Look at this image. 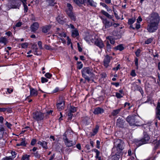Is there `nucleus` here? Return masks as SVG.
<instances>
[{
    "instance_id": "nucleus-1",
    "label": "nucleus",
    "mask_w": 160,
    "mask_h": 160,
    "mask_svg": "<svg viewBox=\"0 0 160 160\" xmlns=\"http://www.w3.org/2000/svg\"><path fill=\"white\" fill-rule=\"evenodd\" d=\"M147 19L148 24L147 30L150 32H155L158 28L160 21V17L158 14L156 12L152 13Z\"/></svg>"
},
{
    "instance_id": "nucleus-2",
    "label": "nucleus",
    "mask_w": 160,
    "mask_h": 160,
    "mask_svg": "<svg viewBox=\"0 0 160 160\" xmlns=\"http://www.w3.org/2000/svg\"><path fill=\"white\" fill-rule=\"evenodd\" d=\"M114 146L112 152H116V153H120L124 149L125 144L124 142L120 139H115L113 142Z\"/></svg>"
},
{
    "instance_id": "nucleus-3",
    "label": "nucleus",
    "mask_w": 160,
    "mask_h": 160,
    "mask_svg": "<svg viewBox=\"0 0 160 160\" xmlns=\"http://www.w3.org/2000/svg\"><path fill=\"white\" fill-rule=\"evenodd\" d=\"M21 0H12L9 1L7 7V10H9L10 9H19L21 5Z\"/></svg>"
},
{
    "instance_id": "nucleus-4",
    "label": "nucleus",
    "mask_w": 160,
    "mask_h": 160,
    "mask_svg": "<svg viewBox=\"0 0 160 160\" xmlns=\"http://www.w3.org/2000/svg\"><path fill=\"white\" fill-rule=\"evenodd\" d=\"M72 133L71 131L68 129L63 134V140L66 145L68 147H71L75 145V142H73L72 141L69 140L67 138V136H68L69 134H71Z\"/></svg>"
},
{
    "instance_id": "nucleus-5",
    "label": "nucleus",
    "mask_w": 160,
    "mask_h": 160,
    "mask_svg": "<svg viewBox=\"0 0 160 160\" xmlns=\"http://www.w3.org/2000/svg\"><path fill=\"white\" fill-rule=\"evenodd\" d=\"M126 120L131 126H140V125L138 124L139 121L137 120L136 116L135 115H129L127 118Z\"/></svg>"
},
{
    "instance_id": "nucleus-6",
    "label": "nucleus",
    "mask_w": 160,
    "mask_h": 160,
    "mask_svg": "<svg viewBox=\"0 0 160 160\" xmlns=\"http://www.w3.org/2000/svg\"><path fill=\"white\" fill-rule=\"evenodd\" d=\"M143 135L144 136L143 138L141 140L136 142V145L138 147L142 144L147 143L150 139L149 136L147 132L144 131L143 132Z\"/></svg>"
},
{
    "instance_id": "nucleus-7",
    "label": "nucleus",
    "mask_w": 160,
    "mask_h": 160,
    "mask_svg": "<svg viewBox=\"0 0 160 160\" xmlns=\"http://www.w3.org/2000/svg\"><path fill=\"white\" fill-rule=\"evenodd\" d=\"M92 68L88 67L84 68L82 70V75L85 79L88 80H90L88 77L86 75L87 74L89 75H92Z\"/></svg>"
},
{
    "instance_id": "nucleus-8",
    "label": "nucleus",
    "mask_w": 160,
    "mask_h": 160,
    "mask_svg": "<svg viewBox=\"0 0 160 160\" xmlns=\"http://www.w3.org/2000/svg\"><path fill=\"white\" fill-rule=\"evenodd\" d=\"M45 113H43L40 112H36L33 113V118L38 122L42 120L44 118Z\"/></svg>"
},
{
    "instance_id": "nucleus-9",
    "label": "nucleus",
    "mask_w": 160,
    "mask_h": 160,
    "mask_svg": "<svg viewBox=\"0 0 160 160\" xmlns=\"http://www.w3.org/2000/svg\"><path fill=\"white\" fill-rule=\"evenodd\" d=\"M95 44L100 48L104 47V44L100 38H97L94 43Z\"/></svg>"
},
{
    "instance_id": "nucleus-10",
    "label": "nucleus",
    "mask_w": 160,
    "mask_h": 160,
    "mask_svg": "<svg viewBox=\"0 0 160 160\" xmlns=\"http://www.w3.org/2000/svg\"><path fill=\"white\" fill-rule=\"evenodd\" d=\"M30 96H28L27 98H28L30 96L31 97H36L38 94V92L37 90L34 88H30Z\"/></svg>"
},
{
    "instance_id": "nucleus-11",
    "label": "nucleus",
    "mask_w": 160,
    "mask_h": 160,
    "mask_svg": "<svg viewBox=\"0 0 160 160\" xmlns=\"http://www.w3.org/2000/svg\"><path fill=\"white\" fill-rule=\"evenodd\" d=\"M39 25L38 22L34 23L31 26L30 28L31 31L33 32H35L38 28Z\"/></svg>"
},
{
    "instance_id": "nucleus-12",
    "label": "nucleus",
    "mask_w": 160,
    "mask_h": 160,
    "mask_svg": "<svg viewBox=\"0 0 160 160\" xmlns=\"http://www.w3.org/2000/svg\"><path fill=\"white\" fill-rule=\"evenodd\" d=\"M86 2H88L91 6L95 7L96 5V3L92 0H81V3L83 4Z\"/></svg>"
},
{
    "instance_id": "nucleus-13",
    "label": "nucleus",
    "mask_w": 160,
    "mask_h": 160,
    "mask_svg": "<svg viewBox=\"0 0 160 160\" xmlns=\"http://www.w3.org/2000/svg\"><path fill=\"white\" fill-rule=\"evenodd\" d=\"M160 102H158L156 108V118L160 120Z\"/></svg>"
},
{
    "instance_id": "nucleus-14",
    "label": "nucleus",
    "mask_w": 160,
    "mask_h": 160,
    "mask_svg": "<svg viewBox=\"0 0 160 160\" xmlns=\"http://www.w3.org/2000/svg\"><path fill=\"white\" fill-rule=\"evenodd\" d=\"M152 144L154 145L153 150L155 151L159 146L160 144V139L159 140L157 139L156 140H154L152 142Z\"/></svg>"
},
{
    "instance_id": "nucleus-15",
    "label": "nucleus",
    "mask_w": 160,
    "mask_h": 160,
    "mask_svg": "<svg viewBox=\"0 0 160 160\" xmlns=\"http://www.w3.org/2000/svg\"><path fill=\"white\" fill-rule=\"evenodd\" d=\"M57 107L59 110L60 111L64 108V102L63 101H61L58 102L57 105Z\"/></svg>"
},
{
    "instance_id": "nucleus-16",
    "label": "nucleus",
    "mask_w": 160,
    "mask_h": 160,
    "mask_svg": "<svg viewBox=\"0 0 160 160\" xmlns=\"http://www.w3.org/2000/svg\"><path fill=\"white\" fill-rule=\"evenodd\" d=\"M104 112V110L98 107L96 108L93 112V113L95 114H98L102 113Z\"/></svg>"
},
{
    "instance_id": "nucleus-17",
    "label": "nucleus",
    "mask_w": 160,
    "mask_h": 160,
    "mask_svg": "<svg viewBox=\"0 0 160 160\" xmlns=\"http://www.w3.org/2000/svg\"><path fill=\"white\" fill-rule=\"evenodd\" d=\"M51 25H46L43 26L42 28V32L46 33L51 28Z\"/></svg>"
},
{
    "instance_id": "nucleus-18",
    "label": "nucleus",
    "mask_w": 160,
    "mask_h": 160,
    "mask_svg": "<svg viewBox=\"0 0 160 160\" xmlns=\"http://www.w3.org/2000/svg\"><path fill=\"white\" fill-rule=\"evenodd\" d=\"M38 144L41 146L43 148L45 149L48 148V142L45 141H39L38 142Z\"/></svg>"
},
{
    "instance_id": "nucleus-19",
    "label": "nucleus",
    "mask_w": 160,
    "mask_h": 160,
    "mask_svg": "<svg viewBox=\"0 0 160 160\" xmlns=\"http://www.w3.org/2000/svg\"><path fill=\"white\" fill-rule=\"evenodd\" d=\"M124 121L123 120L120 118H119L117 120V125L119 127H122L123 126Z\"/></svg>"
},
{
    "instance_id": "nucleus-20",
    "label": "nucleus",
    "mask_w": 160,
    "mask_h": 160,
    "mask_svg": "<svg viewBox=\"0 0 160 160\" xmlns=\"http://www.w3.org/2000/svg\"><path fill=\"white\" fill-rule=\"evenodd\" d=\"M32 49L33 50L32 52L36 55H41V53L39 52L38 53L37 51L38 47L37 45L33 44L32 46Z\"/></svg>"
},
{
    "instance_id": "nucleus-21",
    "label": "nucleus",
    "mask_w": 160,
    "mask_h": 160,
    "mask_svg": "<svg viewBox=\"0 0 160 160\" xmlns=\"http://www.w3.org/2000/svg\"><path fill=\"white\" fill-rule=\"evenodd\" d=\"M27 0H21V2H22L24 7V12L25 13L27 12L28 10V8L27 5Z\"/></svg>"
},
{
    "instance_id": "nucleus-22",
    "label": "nucleus",
    "mask_w": 160,
    "mask_h": 160,
    "mask_svg": "<svg viewBox=\"0 0 160 160\" xmlns=\"http://www.w3.org/2000/svg\"><path fill=\"white\" fill-rule=\"evenodd\" d=\"M102 22L105 25V28H107V30H109L110 26L109 21L107 19H103Z\"/></svg>"
},
{
    "instance_id": "nucleus-23",
    "label": "nucleus",
    "mask_w": 160,
    "mask_h": 160,
    "mask_svg": "<svg viewBox=\"0 0 160 160\" xmlns=\"http://www.w3.org/2000/svg\"><path fill=\"white\" fill-rule=\"evenodd\" d=\"M67 8L66 10L67 13L72 12L73 8L70 4L67 3Z\"/></svg>"
},
{
    "instance_id": "nucleus-24",
    "label": "nucleus",
    "mask_w": 160,
    "mask_h": 160,
    "mask_svg": "<svg viewBox=\"0 0 160 160\" xmlns=\"http://www.w3.org/2000/svg\"><path fill=\"white\" fill-rule=\"evenodd\" d=\"M4 129L3 125L0 124V139L3 138Z\"/></svg>"
},
{
    "instance_id": "nucleus-25",
    "label": "nucleus",
    "mask_w": 160,
    "mask_h": 160,
    "mask_svg": "<svg viewBox=\"0 0 160 160\" xmlns=\"http://www.w3.org/2000/svg\"><path fill=\"white\" fill-rule=\"evenodd\" d=\"M72 35L73 37H75L79 35L78 30L75 28L72 30Z\"/></svg>"
},
{
    "instance_id": "nucleus-26",
    "label": "nucleus",
    "mask_w": 160,
    "mask_h": 160,
    "mask_svg": "<svg viewBox=\"0 0 160 160\" xmlns=\"http://www.w3.org/2000/svg\"><path fill=\"white\" fill-rule=\"evenodd\" d=\"M91 39H90V40H91V42L92 43H95L96 41L97 38H98V36L95 34H93L92 35H90Z\"/></svg>"
},
{
    "instance_id": "nucleus-27",
    "label": "nucleus",
    "mask_w": 160,
    "mask_h": 160,
    "mask_svg": "<svg viewBox=\"0 0 160 160\" xmlns=\"http://www.w3.org/2000/svg\"><path fill=\"white\" fill-rule=\"evenodd\" d=\"M8 42L7 39L5 37H2L0 38V43L5 45Z\"/></svg>"
},
{
    "instance_id": "nucleus-28",
    "label": "nucleus",
    "mask_w": 160,
    "mask_h": 160,
    "mask_svg": "<svg viewBox=\"0 0 160 160\" xmlns=\"http://www.w3.org/2000/svg\"><path fill=\"white\" fill-rule=\"evenodd\" d=\"M67 14L72 20L74 21H75L76 20V16L73 12L67 13Z\"/></svg>"
},
{
    "instance_id": "nucleus-29",
    "label": "nucleus",
    "mask_w": 160,
    "mask_h": 160,
    "mask_svg": "<svg viewBox=\"0 0 160 160\" xmlns=\"http://www.w3.org/2000/svg\"><path fill=\"white\" fill-rule=\"evenodd\" d=\"M122 108L114 110L112 112V115L113 116H116L121 111Z\"/></svg>"
},
{
    "instance_id": "nucleus-30",
    "label": "nucleus",
    "mask_w": 160,
    "mask_h": 160,
    "mask_svg": "<svg viewBox=\"0 0 160 160\" xmlns=\"http://www.w3.org/2000/svg\"><path fill=\"white\" fill-rule=\"evenodd\" d=\"M109 62V58H108L106 57L104 61V65L106 68L108 67Z\"/></svg>"
},
{
    "instance_id": "nucleus-31",
    "label": "nucleus",
    "mask_w": 160,
    "mask_h": 160,
    "mask_svg": "<svg viewBox=\"0 0 160 160\" xmlns=\"http://www.w3.org/2000/svg\"><path fill=\"white\" fill-rule=\"evenodd\" d=\"M30 155L28 154H24L22 156L21 160H29Z\"/></svg>"
},
{
    "instance_id": "nucleus-32",
    "label": "nucleus",
    "mask_w": 160,
    "mask_h": 160,
    "mask_svg": "<svg viewBox=\"0 0 160 160\" xmlns=\"http://www.w3.org/2000/svg\"><path fill=\"white\" fill-rule=\"evenodd\" d=\"M114 49L117 50L122 51L124 49V48L122 44H120L114 48Z\"/></svg>"
},
{
    "instance_id": "nucleus-33",
    "label": "nucleus",
    "mask_w": 160,
    "mask_h": 160,
    "mask_svg": "<svg viewBox=\"0 0 160 160\" xmlns=\"http://www.w3.org/2000/svg\"><path fill=\"white\" fill-rule=\"evenodd\" d=\"M115 154L112 156V160H119V156L118 154L120 153H116V152H115Z\"/></svg>"
},
{
    "instance_id": "nucleus-34",
    "label": "nucleus",
    "mask_w": 160,
    "mask_h": 160,
    "mask_svg": "<svg viewBox=\"0 0 160 160\" xmlns=\"http://www.w3.org/2000/svg\"><path fill=\"white\" fill-rule=\"evenodd\" d=\"M106 42L107 48L109 49L110 48V44H109L110 42V38L109 37H108L106 38Z\"/></svg>"
},
{
    "instance_id": "nucleus-35",
    "label": "nucleus",
    "mask_w": 160,
    "mask_h": 160,
    "mask_svg": "<svg viewBox=\"0 0 160 160\" xmlns=\"http://www.w3.org/2000/svg\"><path fill=\"white\" fill-rule=\"evenodd\" d=\"M99 127L98 126H96L95 128L93 130V133L91 134V136H94L98 132Z\"/></svg>"
},
{
    "instance_id": "nucleus-36",
    "label": "nucleus",
    "mask_w": 160,
    "mask_h": 160,
    "mask_svg": "<svg viewBox=\"0 0 160 160\" xmlns=\"http://www.w3.org/2000/svg\"><path fill=\"white\" fill-rule=\"evenodd\" d=\"M93 151L96 153L95 158H100L101 157L99 156L100 154V152L97 149H94Z\"/></svg>"
},
{
    "instance_id": "nucleus-37",
    "label": "nucleus",
    "mask_w": 160,
    "mask_h": 160,
    "mask_svg": "<svg viewBox=\"0 0 160 160\" xmlns=\"http://www.w3.org/2000/svg\"><path fill=\"white\" fill-rule=\"evenodd\" d=\"M101 12L103 15L105 16L108 19L110 18V15L107 12L103 10H102L101 11Z\"/></svg>"
},
{
    "instance_id": "nucleus-38",
    "label": "nucleus",
    "mask_w": 160,
    "mask_h": 160,
    "mask_svg": "<svg viewBox=\"0 0 160 160\" xmlns=\"http://www.w3.org/2000/svg\"><path fill=\"white\" fill-rule=\"evenodd\" d=\"M135 21V19L132 18L128 20V23L129 25H132Z\"/></svg>"
},
{
    "instance_id": "nucleus-39",
    "label": "nucleus",
    "mask_w": 160,
    "mask_h": 160,
    "mask_svg": "<svg viewBox=\"0 0 160 160\" xmlns=\"http://www.w3.org/2000/svg\"><path fill=\"white\" fill-rule=\"evenodd\" d=\"M22 146H25L26 145V143L25 142V138H22V139L21 142L20 143Z\"/></svg>"
},
{
    "instance_id": "nucleus-40",
    "label": "nucleus",
    "mask_w": 160,
    "mask_h": 160,
    "mask_svg": "<svg viewBox=\"0 0 160 160\" xmlns=\"http://www.w3.org/2000/svg\"><path fill=\"white\" fill-rule=\"evenodd\" d=\"M90 39H91L90 35L87 36L84 38L85 40L88 43H90L91 41Z\"/></svg>"
},
{
    "instance_id": "nucleus-41",
    "label": "nucleus",
    "mask_w": 160,
    "mask_h": 160,
    "mask_svg": "<svg viewBox=\"0 0 160 160\" xmlns=\"http://www.w3.org/2000/svg\"><path fill=\"white\" fill-rule=\"evenodd\" d=\"M6 141L4 140H1L0 141V148H2L4 147Z\"/></svg>"
},
{
    "instance_id": "nucleus-42",
    "label": "nucleus",
    "mask_w": 160,
    "mask_h": 160,
    "mask_svg": "<svg viewBox=\"0 0 160 160\" xmlns=\"http://www.w3.org/2000/svg\"><path fill=\"white\" fill-rule=\"evenodd\" d=\"M49 5L51 6H54L56 3L54 0H49Z\"/></svg>"
},
{
    "instance_id": "nucleus-43",
    "label": "nucleus",
    "mask_w": 160,
    "mask_h": 160,
    "mask_svg": "<svg viewBox=\"0 0 160 160\" xmlns=\"http://www.w3.org/2000/svg\"><path fill=\"white\" fill-rule=\"evenodd\" d=\"M28 43L27 42L22 43L21 44L22 48H27L28 47Z\"/></svg>"
},
{
    "instance_id": "nucleus-44",
    "label": "nucleus",
    "mask_w": 160,
    "mask_h": 160,
    "mask_svg": "<svg viewBox=\"0 0 160 160\" xmlns=\"http://www.w3.org/2000/svg\"><path fill=\"white\" fill-rule=\"evenodd\" d=\"M134 62L135 64L136 67V69H138V59L137 58H135Z\"/></svg>"
},
{
    "instance_id": "nucleus-45",
    "label": "nucleus",
    "mask_w": 160,
    "mask_h": 160,
    "mask_svg": "<svg viewBox=\"0 0 160 160\" xmlns=\"http://www.w3.org/2000/svg\"><path fill=\"white\" fill-rule=\"evenodd\" d=\"M44 47L46 49L49 50H52L54 49V48H52L51 46L48 45H45L44 46Z\"/></svg>"
},
{
    "instance_id": "nucleus-46",
    "label": "nucleus",
    "mask_w": 160,
    "mask_h": 160,
    "mask_svg": "<svg viewBox=\"0 0 160 160\" xmlns=\"http://www.w3.org/2000/svg\"><path fill=\"white\" fill-rule=\"evenodd\" d=\"M70 111L72 113H74L76 111V108L74 107H71Z\"/></svg>"
},
{
    "instance_id": "nucleus-47",
    "label": "nucleus",
    "mask_w": 160,
    "mask_h": 160,
    "mask_svg": "<svg viewBox=\"0 0 160 160\" xmlns=\"http://www.w3.org/2000/svg\"><path fill=\"white\" fill-rule=\"evenodd\" d=\"M83 67V64L81 62H78V68L80 69H81Z\"/></svg>"
},
{
    "instance_id": "nucleus-48",
    "label": "nucleus",
    "mask_w": 160,
    "mask_h": 160,
    "mask_svg": "<svg viewBox=\"0 0 160 160\" xmlns=\"http://www.w3.org/2000/svg\"><path fill=\"white\" fill-rule=\"evenodd\" d=\"M45 77H46L47 78H51V77H52V74H50V73L47 72V73H46L45 74Z\"/></svg>"
},
{
    "instance_id": "nucleus-49",
    "label": "nucleus",
    "mask_w": 160,
    "mask_h": 160,
    "mask_svg": "<svg viewBox=\"0 0 160 160\" xmlns=\"http://www.w3.org/2000/svg\"><path fill=\"white\" fill-rule=\"evenodd\" d=\"M119 24L114 22L111 23V26H113L114 27H117L119 25Z\"/></svg>"
},
{
    "instance_id": "nucleus-50",
    "label": "nucleus",
    "mask_w": 160,
    "mask_h": 160,
    "mask_svg": "<svg viewBox=\"0 0 160 160\" xmlns=\"http://www.w3.org/2000/svg\"><path fill=\"white\" fill-rule=\"evenodd\" d=\"M73 1L76 4L78 5L83 4L82 3H81V0H73Z\"/></svg>"
},
{
    "instance_id": "nucleus-51",
    "label": "nucleus",
    "mask_w": 160,
    "mask_h": 160,
    "mask_svg": "<svg viewBox=\"0 0 160 160\" xmlns=\"http://www.w3.org/2000/svg\"><path fill=\"white\" fill-rule=\"evenodd\" d=\"M5 124L8 128L11 129V127L12 126V124L6 121Z\"/></svg>"
},
{
    "instance_id": "nucleus-52",
    "label": "nucleus",
    "mask_w": 160,
    "mask_h": 160,
    "mask_svg": "<svg viewBox=\"0 0 160 160\" xmlns=\"http://www.w3.org/2000/svg\"><path fill=\"white\" fill-rule=\"evenodd\" d=\"M153 39L152 38H149L145 42V43L146 44H149L151 43Z\"/></svg>"
},
{
    "instance_id": "nucleus-53",
    "label": "nucleus",
    "mask_w": 160,
    "mask_h": 160,
    "mask_svg": "<svg viewBox=\"0 0 160 160\" xmlns=\"http://www.w3.org/2000/svg\"><path fill=\"white\" fill-rule=\"evenodd\" d=\"M72 113L71 112L69 111V112L68 114V120H71L72 119Z\"/></svg>"
},
{
    "instance_id": "nucleus-54",
    "label": "nucleus",
    "mask_w": 160,
    "mask_h": 160,
    "mask_svg": "<svg viewBox=\"0 0 160 160\" xmlns=\"http://www.w3.org/2000/svg\"><path fill=\"white\" fill-rule=\"evenodd\" d=\"M34 156L37 158H39L40 157V155L37 152L34 153Z\"/></svg>"
},
{
    "instance_id": "nucleus-55",
    "label": "nucleus",
    "mask_w": 160,
    "mask_h": 160,
    "mask_svg": "<svg viewBox=\"0 0 160 160\" xmlns=\"http://www.w3.org/2000/svg\"><path fill=\"white\" fill-rule=\"evenodd\" d=\"M120 64H118V65L116 66V67L113 68H112V70L115 71H117L120 69Z\"/></svg>"
},
{
    "instance_id": "nucleus-56",
    "label": "nucleus",
    "mask_w": 160,
    "mask_h": 160,
    "mask_svg": "<svg viewBox=\"0 0 160 160\" xmlns=\"http://www.w3.org/2000/svg\"><path fill=\"white\" fill-rule=\"evenodd\" d=\"M67 45H69L70 44H71V39L69 38V37L68 36L67 37Z\"/></svg>"
},
{
    "instance_id": "nucleus-57",
    "label": "nucleus",
    "mask_w": 160,
    "mask_h": 160,
    "mask_svg": "<svg viewBox=\"0 0 160 160\" xmlns=\"http://www.w3.org/2000/svg\"><path fill=\"white\" fill-rule=\"evenodd\" d=\"M48 81V80L46 78L42 77L41 78V82L42 83H43L47 82Z\"/></svg>"
},
{
    "instance_id": "nucleus-58",
    "label": "nucleus",
    "mask_w": 160,
    "mask_h": 160,
    "mask_svg": "<svg viewBox=\"0 0 160 160\" xmlns=\"http://www.w3.org/2000/svg\"><path fill=\"white\" fill-rule=\"evenodd\" d=\"M36 139H33L32 140L31 142V144L33 146L36 143Z\"/></svg>"
},
{
    "instance_id": "nucleus-59",
    "label": "nucleus",
    "mask_w": 160,
    "mask_h": 160,
    "mask_svg": "<svg viewBox=\"0 0 160 160\" xmlns=\"http://www.w3.org/2000/svg\"><path fill=\"white\" fill-rule=\"evenodd\" d=\"M116 96L118 98H121L123 97V96L121 94L118 93H116Z\"/></svg>"
},
{
    "instance_id": "nucleus-60",
    "label": "nucleus",
    "mask_w": 160,
    "mask_h": 160,
    "mask_svg": "<svg viewBox=\"0 0 160 160\" xmlns=\"http://www.w3.org/2000/svg\"><path fill=\"white\" fill-rule=\"evenodd\" d=\"M140 50L139 49H138L135 52V54L137 57H139V55L140 53Z\"/></svg>"
},
{
    "instance_id": "nucleus-61",
    "label": "nucleus",
    "mask_w": 160,
    "mask_h": 160,
    "mask_svg": "<svg viewBox=\"0 0 160 160\" xmlns=\"http://www.w3.org/2000/svg\"><path fill=\"white\" fill-rule=\"evenodd\" d=\"M59 36L61 38L62 37H66V34L64 32H62L61 33L59 34Z\"/></svg>"
},
{
    "instance_id": "nucleus-62",
    "label": "nucleus",
    "mask_w": 160,
    "mask_h": 160,
    "mask_svg": "<svg viewBox=\"0 0 160 160\" xmlns=\"http://www.w3.org/2000/svg\"><path fill=\"white\" fill-rule=\"evenodd\" d=\"M9 109L10 110V109L9 108H0V112H4L6 110V109Z\"/></svg>"
},
{
    "instance_id": "nucleus-63",
    "label": "nucleus",
    "mask_w": 160,
    "mask_h": 160,
    "mask_svg": "<svg viewBox=\"0 0 160 160\" xmlns=\"http://www.w3.org/2000/svg\"><path fill=\"white\" fill-rule=\"evenodd\" d=\"M142 20V19L140 16H139L138 18L137 19V22L139 23L140 22H141Z\"/></svg>"
},
{
    "instance_id": "nucleus-64",
    "label": "nucleus",
    "mask_w": 160,
    "mask_h": 160,
    "mask_svg": "<svg viewBox=\"0 0 160 160\" xmlns=\"http://www.w3.org/2000/svg\"><path fill=\"white\" fill-rule=\"evenodd\" d=\"M111 84L115 86L116 87H118L119 85V83L118 82H112Z\"/></svg>"
}]
</instances>
